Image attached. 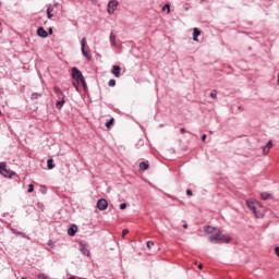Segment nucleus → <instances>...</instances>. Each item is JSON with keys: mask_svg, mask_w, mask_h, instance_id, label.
Instances as JSON below:
<instances>
[{"mask_svg": "<svg viewBox=\"0 0 279 279\" xmlns=\"http://www.w3.org/2000/svg\"><path fill=\"white\" fill-rule=\"evenodd\" d=\"M47 167H48V169H53V167H56V166L53 165V159H48V161H47Z\"/></svg>", "mask_w": 279, "mask_h": 279, "instance_id": "obj_18", "label": "nucleus"}, {"mask_svg": "<svg viewBox=\"0 0 279 279\" xmlns=\"http://www.w3.org/2000/svg\"><path fill=\"white\" fill-rule=\"evenodd\" d=\"M49 34L51 35V34H53V28H49Z\"/></svg>", "mask_w": 279, "mask_h": 279, "instance_id": "obj_39", "label": "nucleus"}, {"mask_svg": "<svg viewBox=\"0 0 279 279\" xmlns=\"http://www.w3.org/2000/svg\"><path fill=\"white\" fill-rule=\"evenodd\" d=\"M27 193H34V184L28 185Z\"/></svg>", "mask_w": 279, "mask_h": 279, "instance_id": "obj_23", "label": "nucleus"}, {"mask_svg": "<svg viewBox=\"0 0 279 279\" xmlns=\"http://www.w3.org/2000/svg\"><path fill=\"white\" fill-rule=\"evenodd\" d=\"M137 145H143V140H140Z\"/></svg>", "mask_w": 279, "mask_h": 279, "instance_id": "obj_40", "label": "nucleus"}, {"mask_svg": "<svg viewBox=\"0 0 279 279\" xmlns=\"http://www.w3.org/2000/svg\"><path fill=\"white\" fill-rule=\"evenodd\" d=\"M209 134H213V131H209Z\"/></svg>", "mask_w": 279, "mask_h": 279, "instance_id": "obj_44", "label": "nucleus"}, {"mask_svg": "<svg viewBox=\"0 0 279 279\" xmlns=\"http://www.w3.org/2000/svg\"><path fill=\"white\" fill-rule=\"evenodd\" d=\"M147 247H148L149 250H151V247H154V242L148 241V242H147Z\"/></svg>", "mask_w": 279, "mask_h": 279, "instance_id": "obj_28", "label": "nucleus"}, {"mask_svg": "<svg viewBox=\"0 0 279 279\" xmlns=\"http://www.w3.org/2000/svg\"><path fill=\"white\" fill-rule=\"evenodd\" d=\"M65 100H64V96H62L58 101H57V108L58 110H62V107L64 106Z\"/></svg>", "mask_w": 279, "mask_h": 279, "instance_id": "obj_14", "label": "nucleus"}, {"mask_svg": "<svg viewBox=\"0 0 279 279\" xmlns=\"http://www.w3.org/2000/svg\"><path fill=\"white\" fill-rule=\"evenodd\" d=\"M110 43L113 47L117 45V35L114 33H110Z\"/></svg>", "mask_w": 279, "mask_h": 279, "instance_id": "obj_15", "label": "nucleus"}, {"mask_svg": "<svg viewBox=\"0 0 279 279\" xmlns=\"http://www.w3.org/2000/svg\"><path fill=\"white\" fill-rule=\"evenodd\" d=\"M277 84H278V86H279V73H278V80H277Z\"/></svg>", "mask_w": 279, "mask_h": 279, "instance_id": "obj_43", "label": "nucleus"}, {"mask_svg": "<svg viewBox=\"0 0 279 279\" xmlns=\"http://www.w3.org/2000/svg\"><path fill=\"white\" fill-rule=\"evenodd\" d=\"M262 199H269V197H271V194L264 192L260 194Z\"/></svg>", "mask_w": 279, "mask_h": 279, "instance_id": "obj_17", "label": "nucleus"}, {"mask_svg": "<svg viewBox=\"0 0 279 279\" xmlns=\"http://www.w3.org/2000/svg\"><path fill=\"white\" fill-rule=\"evenodd\" d=\"M40 97V94L35 93L32 95V99H38Z\"/></svg>", "mask_w": 279, "mask_h": 279, "instance_id": "obj_27", "label": "nucleus"}, {"mask_svg": "<svg viewBox=\"0 0 279 279\" xmlns=\"http://www.w3.org/2000/svg\"><path fill=\"white\" fill-rule=\"evenodd\" d=\"M111 73H112V75H114V77H121V66L113 65Z\"/></svg>", "mask_w": 279, "mask_h": 279, "instance_id": "obj_9", "label": "nucleus"}, {"mask_svg": "<svg viewBox=\"0 0 279 279\" xmlns=\"http://www.w3.org/2000/svg\"><path fill=\"white\" fill-rule=\"evenodd\" d=\"M180 132H181V134H184V132H186V129L181 128Z\"/></svg>", "mask_w": 279, "mask_h": 279, "instance_id": "obj_38", "label": "nucleus"}, {"mask_svg": "<svg viewBox=\"0 0 279 279\" xmlns=\"http://www.w3.org/2000/svg\"><path fill=\"white\" fill-rule=\"evenodd\" d=\"M202 141H203V143L206 142V134L202 135Z\"/></svg>", "mask_w": 279, "mask_h": 279, "instance_id": "obj_37", "label": "nucleus"}, {"mask_svg": "<svg viewBox=\"0 0 279 279\" xmlns=\"http://www.w3.org/2000/svg\"><path fill=\"white\" fill-rule=\"evenodd\" d=\"M47 17H48V19H53V14L47 12Z\"/></svg>", "mask_w": 279, "mask_h": 279, "instance_id": "obj_36", "label": "nucleus"}, {"mask_svg": "<svg viewBox=\"0 0 279 279\" xmlns=\"http://www.w3.org/2000/svg\"><path fill=\"white\" fill-rule=\"evenodd\" d=\"M140 169L141 171H147V169H149V161L140 162Z\"/></svg>", "mask_w": 279, "mask_h": 279, "instance_id": "obj_12", "label": "nucleus"}, {"mask_svg": "<svg viewBox=\"0 0 279 279\" xmlns=\"http://www.w3.org/2000/svg\"><path fill=\"white\" fill-rule=\"evenodd\" d=\"M201 34H202V32L199 31V28L195 27L193 29V40H194V43H198L199 41V39H197V37H199Z\"/></svg>", "mask_w": 279, "mask_h": 279, "instance_id": "obj_10", "label": "nucleus"}, {"mask_svg": "<svg viewBox=\"0 0 279 279\" xmlns=\"http://www.w3.org/2000/svg\"><path fill=\"white\" fill-rule=\"evenodd\" d=\"M125 208H128V204L121 203L120 204V210H125Z\"/></svg>", "mask_w": 279, "mask_h": 279, "instance_id": "obj_24", "label": "nucleus"}, {"mask_svg": "<svg viewBox=\"0 0 279 279\" xmlns=\"http://www.w3.org/2000/svg\"><path fill=\"white\" fill-rule=\"evenodd\" d=\"M109 86H117V81L114 80V78H111L110 81H109Z\"/></svg>", "mask_w": 279, "mask_h": 279, "instance_id": "obj_21", "label": "nucleus"}, {"mask_svg": "<svg viewBox=\"0 0 279 279\" xmlns=\"http://www.w3.org/2000/svg\"><path fill=\"white\" fill-rule=\"evenodd\" d=\"M183 228H185V229L189 228V225L184 223V225H183Z\"/></svg>", "mask_w": 279, "mask_h": 279, "instance_id": "obj_41", "label": "nucleus"}, {"mask_svg": "<svg viewBox=\"0 0 279 279\" xmlns=\"http://www.w3.org/2000/svg\"><path fill=\"white\" fill-rule=\"evenodd\" d=\"M98 210H106L108 208V201L106 198H100L97 201Z\"/></svg>", "mask_w": 279, "mask_h": 279, "instance_id": "obj_7", "label": "nucleus"}, {"mask_svg": "<svg viewBox=\"0 0 279 279\" xmlns=\"http://www.w3.org/2000/svg\"><path fill=\"white\" fill-rule=\"evenodd\" d=\"M130 231L128 230V229H124L123 231H122V236H125V234H128Z\"/></svg>", "mask_w": 279, "mask_h": 279, "instance_id": "obj_33", "label": "nucleus"}, {"mask_svg": "<svg viewBox=\"0 0 279 279\" xmlns=\"http://www.w3.org/2000/svg\"><path fill=\"white\" fill-rule=\"evenodd\" d=\"M263 153L264 154H269V148H267L266 146L263 148Z\"/></svg>", "mask_w": 279, "mask_h": 279, "instance_id": "obj_31", "label": "nucleus"}, {"mask_svg": "<svg viewBox=\"0 0 279 279\" xmlns=\"http://www.w3.org/2000/svg\"><path fill=\"white\" fill-rule=\"evenodd\" d=\"M72 78L77 82V84H82L84 88H86V80L84 78V74L77 68H72Z\"/></svg>", "mask_w": 279, "mask_h": 279, "instance_id": "obj_3", "label": "nucleus"}, {"mask_svg": "<svg viewBox=\"0 0 279 279\" xmlns=\"http://www.w3.org/2000/svg\"><path fill=\"white\" fill-rule=\"evenodd\" d=\"M0 114H1V111H0Z\"/></svg>", "mask_w": 279, "mask_h": 279, "instance_id": "obj_47", "label": "nucleus"}, {"mask_svg": "<svg viewBox=\"0 0 279 279\" xmlns=\"http://www.w3.org/2000/svg\"><path fill=\"white\" fill-rule=\"evenodd\" d=\"M114 123V118H111L109 121L106 122V128H110Z\"/></svg>", "mask_w": 279, "mask_h": 279, "instance_id": "obj_19", "label": "nucleus"}, {"mask_svg": "<svg viewBox=\"0 0 279 279\" xmlns=\"http://www.w3.org/2000/svg\"><path fill=\"white\" fill-rule=\"evenodd\" d=\"M210 97H211V99H216V97H217V92H211V93H210Z\"/></svg>", "mask_w": 279, "mask_h": 279, "instance_id": "obj_29", "label": "nucleus"}, {"mask_svg": "<svg viewBox=\"0 0 279 279\" xmlns=\"http://www.w3.org/2000/svg\"><path fill=\"white\" fill-rule=\"evenodd\" d=\"M275 254H277V256L279 257V246L275 247Z\"/></svg>", "mask_w": 279, "mask_h": 279, "instance_id": "obj_34", "label": "nucleus"}, {"mask_svg": "<svg viewBox=\"0 0 279 279\" xmlns=\"http://www.w3.org/2000/svg\"><path fill=\"white\" fill-rule=\"evenodd\" d=\"M0 173L4 178H12V175H14V172L8 170L5 162H0Z\"/></svg>", "mask_w": 279, "mask_h": 279, "instance_id": "obj_5", "label": "nucleus"}, {"mask_svg": "<svg viewBox=\"0 0 279 279\" xmlns=\"http://www.w3.org/2000/svg\"><path fill=\"white\" fill-rule=\"evenodd\" d=\"M54 93L59 99L60 97H64V93H62V89H60V87H54Z\"/></svg>", "mask_w": 279, "mask_h": 279, "instance_id": "obj_16", "label": "nucleus"}, {"mask_svg": "<svg viewBox=\"0 0 279 279\" xmlns=\"http://www.w3.org/2000/svg\"><path fill=\"white\" fill-rule=\"evenodd\" d=\"M38 279H51V278H49L45 274H40V275H38Z\"/></svg>", "mask_w": 279, "mask_h": 279, "instance_id": "obj_25", "label": "nucleus"}, {"mask_svg": "<svg viewBox=\"0 0 279 279\" xmlns=\"http://www.w3.org/2000/svg\"><path fill=\"white\" fill-rule=\"evenodd\" d=\"M49 247H54L53 241L48 242Z\"/></svg>", "mask_w": 279, "mask_h": 279, "instance_id": "obj_35", "label": "nucleus"}, {"mask_svg": "<svg viewBox=\"0 0 279 279\" xmlns=\"http://www.w3.org/2000/svg\"><path fill=\"white\" fill-rule=\"evenodd\" d=\"M246 205L248 206L250 210L255 215L257 219H263L265 217V209L260 206V203L256 201H246Z\"/></svg>", "mask_w": 279, "mask_h": 279, "instance_id": "obj_2", "label": "nucleus"}, {"mask_svg": "<svg viewBox=\"0 0 279 279\" xmlns=\"http://www.w3.org/2000/svg\"><path fill=\"white\" fill-rule=\"evenodd\" d=\"M21 279H27V278H25V277H22Z\"/></svg>", "mask_w": 279, "mask_h": 279, "instance_id": "obj_46", "label": "nucleus"}, {"mask_svg": "<svg viewBox=\"0 0 279 279\" xmlns=\"http://www.w3.org/2000/svg\"><path fill=\"white\" fill-rule=\"evenodd\" d=\"M186 195H189V197L193 196V191L186 190Z\"/></svg>", "mask_w": 279, "mask_h": 279, "instance_id": "obj_30", "label": "nucleus"}, {"mask_svg": "<svg viewBox=\"0 0 279 279\" xmlns=\"http://www.w3.org/2000/svg\"><path fill=\"white\" fill-rule=\"evenodd\" d=\"M73 86L75 87L76 90H80V83H77V81L73 82Z\"/></svg>", "mask_w": 279, "mask_h": 279, "instance_id": "obj_26", "label": "nucleus"}, {"mask_svg": "<svg viewBox=\"0 0 279 279\" xmlns=\"http://www.w3.org/2000/svg\"><path fill=\"white\" fill-rule=\"evenodd\" d=\"M166 10L169 14V12H171V7H169V4L163 5L162 11L165 12Z\"/></svg>", "mask_w": 279, "mask_h": 279, "instance_id": "obj_20", "label": "nucleus"}, {"mask_svg": "<svg viewBox=\"0 0 279 279\" xmlns=\"http://www.w3.org/2000/svg\"><path fill=\"white\" fill-rule=\"evenodd\" d=\"M117 5L119 2L117 0H111L108 3V14H114V10H117Z\"/></svg>", "mask_w": 279, "mask_h": 279, "instance_id": "obj_6", "label": "nucleus"}, {"mask_svg": "<svg viewBox=\"0 0 279 279\" xmlns=\"http://www.w3.org/2000/svg\"><path fill=\"white\" fill-rule=\"evenodd\" d=\"M274 147V143L271 141H269L267 144H266V148L267 149H271Z\"/></svg>", "mask_w": 279, "mask_h": 279, "instance_id": "obj_22", "label": "nucleus"}, {"mask_svg": "<svg viewBox=\"0 0 279 279\" xmlns=\"http://www.w3.org/2000/svg\"><path fill=\"white\" fill-rule=\"evenodd\" d=\"M75 232H77V226H72L68 229V234L70 236H75Z\"/></svg>", "mask_w": 279, "mask_h": 279, "instance_id": "obj_13", "label": "nucleus"}, {"mask_svg": "<svg viewBox=\"0 0 279 279\" xmlns=\"http://www.w3.org/2000/svg\"><path fill=\"white\" fill-rule=\"evenodd\" d=\"M204 266L202 264L198 265V269H202Z\"/></svg>", "mask_w": 279, "mask_h": 279, "instance_id": "obj_42", "label": "nucleus"}, {"mask_svg": "<svg viewBox=\"0 0 279 279\" xmlns=\"http://www.w3.org/2000/svg\"><path fill=\"white\" fill-rule=\"evenodd\" d=\"M47 12H48V13L53 12V7H51V5H50V7H48Z\"/></svg>", "mask_w": 279, "mask_h": 279, "instance_id": "obj_32", "label": "nucleus"}, {"mask_svg": "<svg viewBox=\"0 0 279 279\" xmlns=\"http://www.w3.org/2000/svg\"><path fill=\"white\" fill-rule=\"evenodd\" d=\"M80 250L82 254H84V256H90V251H88V248H86V246L82 242L80 243Z\"/></svg>", "mask_w": 279, "mask_h": 279, "instance_id": "obj_11", "label": "nucleus"}, {"mask_svg": "<svg viewBox=\"0 0 279 279\" xmlns=\"http://www.w3.org/2000/svg\"><path fill=\"white\" fill-rule=\"evenodd\" d=\"M204 231L205 235L207 236L208 241H210V243L221 244L230 242V238L226 236L223 233H221V230L215 227H205Z\"/></svg>", "mask_w": 279, "mask_h": 279, "instance_id": "obj_1", "label": "nucleus"}, {"mask_svg": "<svg viewBox=\"0 0 279 279\" xmlns=\"http://www.w3.org/2000/svg\"><path fill=\"white\" fill-rule=\"evenodd\" d=\"M23 236H25V233H21Z\"/></svg>", "mask_w": 279, "mask_h": 279, "instance_id": "obj_45", "label": "nucleus"}, {"mask_svg": "<svg viewBox=\"0 0 279 279\" xmlns=\"http://www.w3.org/2000/svg\"><path fill=\"white\" fill-rule=\"evenodd\" d=\"M81 51H82L84 58H86V60H88V61L93 60V57H90V53H88V48L86 49V38L85 37L81 40Z\"/></svg>", "mask_w": 279, "mask_h": 279, "instance_id": "obj_4", "label": "nucleus"}, {"mask_svg": "<svg viewBox=\"0 0 279 279\" xmlns=\"http://www.w3.org/2000/svg\"><path fill=\"white\" fill-rule=\"evenodd\" d=\"M37 36H39V38H47V36H49V33H47L44 27H38Z\"/></svg>", "mask_w": 279, "mask_h": 279, "instance_id": "obj_8", "label": "nucleus"}]
</instances>
